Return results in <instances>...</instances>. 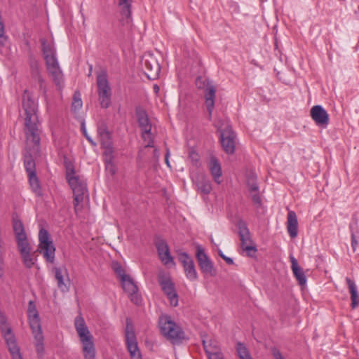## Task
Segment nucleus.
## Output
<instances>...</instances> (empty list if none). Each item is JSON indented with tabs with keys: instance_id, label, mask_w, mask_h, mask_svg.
<instances>
[{
	"instance_id": "16",
	"label": "nucleus",
	"mask_w": 359,
	"mask_h": 359,
	"mask_svg": "<svg viewBox=\"0 0 359 359\" xmlns=\"http://www.w3.org/2000/svg\"><path fill=\"white\" fill-rule=\"evenodd\" d=\"M97 86L98 96L111 95V89L108 81L107 74L105 71H102L97 74Z\"/></svg>"
},
{
	"instance_id": "11",
	"label": "nucleus",
	"mask_w": 359,
	"mask_h": 359,
	"mask_svg": "<svg viewBox=\"0 0 359 359\" xmlns=\"http://www.w3.org/2000/svg\"><path fill=\"white\" fill-rule=\"evenodd\" d=\"M192 182L197 191L202 194H209L212 189V184L209 177L205 174L197 172L191 177Z\"/></svg>"
},
{
	"instance_id": "9",
	"label": "nucleus",
	"mask_w": 359,
	"mask_h": 359,
	"mask_svg": "<svg viewBox=\"0 0 359 359\" xmlns=\"http://www.w3.org/2000/svg\"><path fill=\"white\" fill-rule=\"evenodd\" d=\"M46 66L49 75L55 84L61 88L63 86V74L60 67L57 55L45 59Z\"/></svg>"
},
{
	"instance_id": "7",
	"label": "nucleus",
	"mask_w": 359,
	"mask_h": 359,
	"mask_svg": "<svg viewBox=\"0 0 359 359\" xmlns=\"http://www.w3.org/2000/svg\"><path fill=\"white\" fill-rule=\"evenodd\" d=\"M196 257L200 270L205 277H213L216 276L217 271L212 262L206 255L204 249L200 245L196 247Z\"/></svg>"
},
{
	"instance_id": "1",
	"label": "nucleus",
	"mask_w": 359,
	"mask_h": 359,
	"mask_svg": "<svg viewBox=\"0 0 359 359\" xmlns=\"http://www.w3.org/2000/svg\"><path fill=\"white\" fill-rule=\"evenodd\" d=\"M22 109L25 111L24 133L27 144H33V149L39 150L41 141L40 123L37 115V104L25 90L22 94Z\"/></svg>"
},
{
	"instance_id": "4",
	"label": "nucleus",
	"mask_w": 359,
	"mask_h": 359,
	"mask_svg": "<svg viewBox=\"0 0 359 359\" xmlns=\"http://www.w3.org/2000/svg\"><path fill=\"white\" fill-rule=\"evenodd\" d=\"M0 332L8 346L12 359H22L15 336L11 327L7 323L6 315L1 311H0Z\"/></svg>"
},
{
	"instance_id": "55",
	"label": "nucleus",
	"mask_w": 359,
	"mask_h": 359,
	"mask_svg": "<svg viewBox=\"0 0 359 359\" xmlns=\"http://www.w3.org/2000/svg\"><path fill=\"white\" fill-rule=\"evenodd\" d=\"M130 299L131 302H133L136 305H140L142 302V298L140 295L138 294V292L129 294Z\"/></svg>"
},
{
	"instance_id": "58",
	"label": "nucleus",
	"mask_w": 359,
	"mask_h": 359,
	"mask_svg": "<svg viewBox=\"0 0 359 359\" xmlns=\"http://www.w3.org/2000/svg\"><path fill=\"white\" fill-rule=\"evenodd\" d=\"M81 130L85 136V137L87 139V140L93 146H96L97 144L95 142L93 141V140L89 136V135L87 133L86 129L85 128L84 123L81 124Z\"/></svg>"
},
{
	"instance_id": "3",
	"label": "nucleus",
	"mask_w": 359,
	"mask_h": 359,
	"mask_svg": "<svg viewBox=\"0 0 359 359\" xmlns=\"http://www.w3.org/2000/svg\"><path fill=\"white\" fill-rule=\"evenodd\" d=\"M161 334L172 344H179L185 339L182 329L168 316H162L158 321Z\"/></svg>"
},
{
	"instance_id": "49",
	"label": "nucleus",
	"mask_w": 359,
	"mask_h": 359,
	"mask_svg": "<svg viewBox=\"0 0 359 359\" xmlns=\"http://www.w3.org/2000/svg\"><path fill=\"white\" fill-rule=\"evenodd\" d=\"M151 128H152V126H149L147 127L140 128L142 130L141 137L144 141H147V138H149V137H153V135L151 134Z\"/></svg>"
},
{
	"instance_id": "6",
	"label": "nucleus",
	"mask_w": 359,
	"mask_h": 359,
	"mask_svg": "<svg viewBox=\"0 0 359 359\" xmlns=\"http://www.w3.org/2000/svg\"><path fill=\"white\" fill-rule=\"evenodd\" d=\"M66 180L73 191V203L75 212H76L77 206L83 201L84 195L88 191L86 183L83 180L81 179L79 175H74Z\"/></svg>"
},
{
	"instance_id": "63",
	"label": "nucleus",
	"mask_w": 359,
	"mask_h": 359,
	"mask_svg": "<svg viewBox=\"0 0 359 359\" xmlns=\"http://www.w3.org/2000/svg\"><path fill=\"white\" fill-rule=\"evenodd\" d=\"M148 141L147 144L145 145V147L146 148H152V147H154V137H149V138H147V140Z\"/></svg>"
},
{
	"instance_id": "15",
	"label": "nucleus",
	"mask_w": 359,
	"mask_h": 359,
	"mask_svg": "<svg viewBox=\"0 0 359 359\" xmlns=\"http://www.w3.org/2000/svg\"><path fill=\"white\" fill-rule=\"evenodd\" d=\"M30 74L33 79L39 83V88L43 94L46 93V86L45 80L41 76L39 65L37 60L32 58L29 62Z\"/></svg>"
},
{
	"instance_id": "62",
	"label": "nucleus",
	"mask_w": 359,
	"mask_h": 359,
	"mask_svg": "<svg viewBox=\"0 0 359 359\" xmlns=\"http://www.w3.org/2000/svg\"><path fill=\"white\" fill-rule=\"evenodd\" d=\"M6 40V37L4 36V25L0 21V43H3L4 41Z\"/></svg>"
},
{
	"instance_id": "21",
	"label": "nucleus",
	"mask_w": 359,
	"mask_h": 359,
	"mask_svg": "<svg viewBox=\"0 0 359 359\" xmlns=\"http://www.w3.org/2000/svg\"><path fill=\"white\" fill-rule=\"evenodd\" d=\"M290 259L291 262V268L294 276L298 281V283L301 286H304L306 283V277L302 268H301L297 262V260L292 255H290Z\"/></svg>"
},
{
	"instance_id": "52",
	"label": "nucleus",
	"mask_w": 359,
	"mask_h": 359,
	"mask_svg": "<svg viewBox=\"0 0 359 359\" xmlns=\"http://www.w3.org/2000/svg\"><path fill=\"white\" fill-rule=\"evenodd\" d=\"M72 107L75 109H80L82 107V101L80 98V95H78L76 93L74 95V101L72 102Z\"/></svg>"
},
{
	"instance_id": "32",
	"label": "nucleus",
	"mask_w": 359,
	"mask_h": 359,
	"mask_svg": "<svg viewBox=\"0 0 359 359\" xmlns=\"http://www.w3.org/2000/svg\"><path fill=\"white\" fill-rule=\"evenodd\" d=\"M121 283L123 290L128 293V294L138 292L137 286L130 276H128V278H126L124 281H121Z\"/></svg>"
},
{
	"instance_id": "18",
	"label": "nucleus",
	"mask_w": 359,
	"mask_h": 359,
	"mask_svg": "<svg viewBox=\"0 0 359 359\" xmlns=\"http://www.w3.org/2000/svg\"><path fill=\"white\" fill-rule=\"evenodd\" d=\"M216 90V88L212 84V82H208L204 90L205 103L210 115H211L215 107Z\"/></svg>"
},
{
	"instance_id": "26",
	"label": "nucleus",
	"mask_w": 359,
	"mask_h": 359,
	"mask_svg": "<svg viewBox=\"0 0 359 359\" xmlns=\"http://www.w3.org/2000/svg\"><path fill=\"white\" fill-rule=\"evenodd\" d=\"M40 43L44 60L57 55L56 50L53 42H48L45 38H41L40 39Z\"/></svg>"
},
{
	"instance_id": "56",
	"label": "nucleus",
	"mask_w": 359,
	"mask_h": 359,
	"mask_svg": "<svg viewBox=\"0 0 359 359\" xmlns=\"http://www.w3.org/2000/svg\"><path fill=\"white\" fill-rule=\"evenodd\" d=\"M208 359H224L223 353L219 351V348L208 355Z\"/></svg>"
},
{
	"instance_id": "37",
	"label": "nucleus",
	"mask_w": 359,
	"mask_h": 359,
	"mask_svg": "<svg viewBox=\"0 0 359 359\" xmlns=\"http://www.w3.org/2000/svg\"><path fill=\"white\" fill-rule=\"evenodd\" d=\"M21 258L25 266L27 269H31L34 264L36 259L32 257L31 251L20 253Z\"/></svg>"
},
{
	"instance_id": "5",
	"label": "nucleus",
	"mask_w": 359,
	"mask_h": 359,
	"mask_svg": "<svg viewBox=\"0 0 359 359\" xmlns=\"http://www.w3.org/2000/svg\"><path fill=\"white\" fill-rule=\"evenodd\" d=\"M39 244L38 250L41 253L47 262L53 263L55 261V248L52 239L50 238L48 231L41 228L39 232Z\"/></svg>"
},
{
	"instance_id": "48",
	"label": "nucleus",
	"mask_w": 359,
	"mask_h": 359,
	"mask_svg": "<svg viewBox=\"0 0 359 359\" xmlns=\"http://www.w3.org/2000/svg\"><path fill=\"white\" fill-rule=\"evenodd\" d=\"M208 82L212 81L208 79H203L202 76H198L196 79V85L198 88H204L205 90Z\"/></svg>"
},
{
	"instance_id": "44",
	"label": "nucleus",
	"mask_w": 359,
	"mask_h": 359,
	"mask_svg": "<svg viewBox=\"0 0 359 359\" xmlns=\"http://www.w3.org/2000/svg\"><path fill=\"white\" fill-rule=\"evenodd\" d=\"M98 100L102 108L107 109L111 105V95L98 96Z\"/></svg>"
},
{
	"instance_id": "8",
	"label": "nucleus",
	"mask_w": 359,
	"mask_h": 359,
	"mask_svg": "<svg viewBox=\"0 0 359 359\" xmlns=\"http://www.w3.org/2000/svg\"><path fill=\"white\" fill-rule=\"evenodd\" d=\"M219 132L220 142L224 151L227 154H233L236 148V133L229 125H226L224 128H221Z\"/></svg>"
},
{
	"instance_id": "23",
	"label": "nucleus",
	"mask_w": 359,
	"mask_h": 359,
	"mask_svg": "<svg viewBox=\"0 0 359 359\" xmlns=\"http://www.w3.org/2000/svg\"><path fill=\"white\" fill-rule=\"evenodd\" d=\"M287 229L292 238L297 237L298 233V221L295 212L289 211L287 214Z\"/></svg>"
},
{
	"instance_id": "10",
	"label": "nucleus",
	"mask_w": 359,
	"mask_h": 359,
	"mask_svg": "<svg viewBox=\"0 0 359 359\" xmlns=\"http://www.w3.org/2000/svg\"><path fill=\"white\" fill-rule=\"evenodd\" d=\"M178 259L183 266L186 277L191 281L197 280L198 274L192 258L186 252H180Z\"/></svg>"
},
{
	"instance_id": "14",
	"label": "nucleus",
	"mask_w": 359,
	"mask_h": 359,
	"mask_svg": "<svg viewBox=\"0 0 359 359\" xmlns=\"http://www.w3.org/2000/svg\"><path fill=\"white\" fill-rule=\"evenodd\" d=\"M155 245L161 262L165 265L170 263L174 264L173 258L170 255L167 243L163 239H158L156 241Z\"/></svg>"
},
{
	"instance_id": "19",
	"label": "nucleus",
	"mask_w": 359,
	"mask_h": 359,
	"mask_svg": "<svg viewBox=\"0 0 359 359\" xmlns=\"http://www.w3.org/2000/svg\"><path fill=\"white\" fill-rule=\"evenodd\" d=\"M237 227L238 229V235L241 242V248H244L246 245H250L252 241L250 238V233L247 226L245 222L240 219L237 222Z\"/></svg>"
},
{
	"instance_id": "64",
	"label": "nucleus",
	"mask_w": 359,
	"mask_h": 359,
	"mask_svg": "<svg viewBox=\"0 0 359 359\" xmlns=\"http://www.w3.org/2000/svg\"><path fill=\"white\" fill-rule=\"evenodd\" d=\"M169 156H170V150L168 148H166V153L165 155V162L168 167H170V163H169Z\"/></svg>"
},
{
	"instance_id": "53",
	"label": "nucleus",
	"mask_w": 359,
	"mask_h": 359,
	"mask_svg": "<svg viewBox=\"0 0 359 359\" xmlns=\"http://www.w3.org/2000/svg\"><path fill=\"white\" fill-rule=\"evenodd\" d=\"M252 201L253 203L257 207L259 208L262 205V199L258 192H253L251 194Z\"/></svg>"
},
{
	"instance_id": "13",
	"label": "nucleus",
	"mask_w": 359,
	"mask_h": 359,
	"mask_svg": "<svg viewBox=\"0 0 359 359\" xmlns=\"http://www.w3.org/2000/svg\"><path fill=\"white\" fill-rule=\"evenodd\" d=\"M311 116L317 126L326 128L330 122L329 114L321 105H315L311 109Z\"/></svg>"
},
{
	"instance_id": "35",
	"label": "nucleus",
	"mask_w": 359,
	"mask_h": 359,
	"mask_svg": "<svg viewBox=\"0 0 359 359\" xmlns=\"http://www.w3.org/2000/svg\"><path fill=\"white\" fill-rule=\"evenodd\" d=\"M236 351L240 359H252L247 347L242 342L237 343Z\"/></svg>"
},
{
	"instance_id": "34",
	"label": "nucleus",
	"mask_w": 359,
	"mask_h": 359,
	"mask_svg": "<svg viewBox=\"0 0 359 359\" xmlns=\"http://www.w3.org/2000/svg\"><path fill=\"white\" fill-rule=\"evenodd\" d=\"M102 148L104 149L103 152V156L104 157L105 163L107 165H112L114 158V149L113 147V144L110 145L103 146L102 147Z\"/></svg>"
},
{
	"instance_id": "29",
	"label": "nucleus",
	"mask_w": 359,
	"mask_h": 359,
	"mask_svg": "<svg viewBox=\"0 0 359 359\" xmlns=\"http://www.w3.org/2000/svg\"><path fill=\"white\" fill-rule=\"evenodd\" d=\"M131 3L132 0H119L118 5L121 6V14L128 22L131 18Z\"/></svg>"
},
{
	"instance_id": "59",
	"label": "nucleus",
	"mask_w": 359,
	"mask_h": 359,
	"mask_svg": "<svg viewBox=\"0 0 359 359\" xmlns=\"http://www.w3.org/2000/svg\"><path fill=\"white\" fill-rule=\"evenodd\" d=\"M133 332V334H135V332H134V330H133V327L130 323V319L127 318L126 319V343H127V334L128 333H130V332Z\"/></svg>"
},
{
	"instance_id": "20",
	"label": "nucleus",
	"mask_w": 359,
	"mask_h": 359,
	"mask_svg": "<svg viewBox=\"0 0 359 359\" xmlns=\"http://www.w3.org/2000/svg\"><path fill=\"white\" fill-rule=\"evenodd\" d=\"M208 168L214 179V181L217 184H220V177L222 175V167L218 159L214 155H211L210 157Z\"/></svg>"
},
{
	"instance_id": "40",
	"label": "nucleus",
	"mask_w": 359,
	"mask_h": 359,
	"mask_svg": "<svg viewBox=\"0 0 359 359\" xmlns=\"http://www.w3.org/2000/svg\"><path fill=\"white\" fill-rule=\"evenodd\" d=\"M189 160L191 161L193 166L198 168L201 165L200 156L198 152L194 149H191L189 151Z\"/></svg>"
},
{
	"instance_id": "38",
	"label": "nucleus",
	"mask_w": 359,
	"mask_h": 359,
	"mask_svg": "<svg viewBox=\"0 0 359 359\" xmlns=\"http://www.w3.org/2000/svg\"><path fill=\"white\" fill-rule=\"evenodd\" d=\"M30 327L34 334V337L39 332L42 333L41 322L39 317L28 318Z\"/></svg>"
},
{
	"instance_id": "60",
	"label": "nucleus",
	"mask_w": 359,
	"mask_h": 359,
	"mask_svg": "<svg viewBox=\"0 0 359 359\" xmlns=\"http://www.w3.org/2000/svg\"><path fill=\"white\" fill-rule=\"evenodd\" d=\"M271 351L275 359H285L277 348L273 347Z\"/></svg>"
},
{
	"instance_id": "57",
	"label": "nucleus",
	"mask_w": 359,
	"mask_h": 359,
	"mask_svg": "<svg viewBox=\"0 0 359 359\" xmlns=\"http://www.w3.org/2000/svg\"><path fill=\"white\" fill-rule=\"evenodd\" d=\"M105 133H110L109 131L107 125L104 123H102L97 126V134L98 135H102Z\"/></svg>"
},
{
	"instance_id": "50",
	"label": "nucleus",
	"mask_w": 359,
	"mask_h": 359,
	"mask_svg": "<svg viewBox=\"0 0 359 359\" xmlns=\"http://www.w3.org/2000/svg\"><path fill=\"white\" fill-rule=\"evenodd\" d=\"M349 227H350L351 234V247L353 248V252H355L356 250V248L358 245V241L356 236L353 231V225L351 224Z\"/></svg>"
},
{
	"instance_id": "46",
	"label": "nucleus",
	"mask_w": 359,
	"mask_h": 359,
	"mask_svg": "<svg viewBox=\"0 0 359 359\" xmlns=\"http://www.w3.org/2000/svg\"><path fill=\"white\" fill-rule=\"evenodd\" d=\"M28 318L39 317V312L33 301H30L27 309Z\"/></svg>"
},
{
	"instance_id": "33",
	"label": "nucleus",
	"mask_w": 359,
	"mask_h": 359,
	"mask_svg": "<svg viewBox=\"0 0 359 359\" xmlns=\"http://www.w3.org/2000/svg\"><path fill=\"white\" fill-rule=\"evenodd\" d=\"M13 229L15 238L27 235L22 222L15 217L13 218Z\"/></svg>"
},
{
	"instance_id": "22",
	"label": "nucleus",
	"mask_w": 359,
	"mask_h": 359,
	"mask_svg": "<svg viewBox=\"0 0 359 359\" xmlns=\"http://www.w3.org/2000/svg\"><path fill=\"white\" fill-rule=\"evenodd\" d=\"M53 272L55 274V278L57 280V285L58 288L63 292H66L69 291V278H67V283L64 280L63 272H65L67 275V271L65 268L64 269L60 267H54Z\"/></svg>"
},
{
	"instance_id": "24",
	"label": "nucleus",
	"mask_w": 359,
	"mask_h": 359,
	"mask_svg": "<svg viewBox=\"0 0 359 359\" xmlns=\"http://www.w3.org/2000/svg\"><path fill=\"white\" fill-rule=\"evenodd\" d=\"M135 116L140 128L151 126L148 114L142 106L135 107Z\"/></svg>"
},
{
	"instance_id": "42",
	"label": "nucleus",
	"mask_w": 359,
	"mask_h": 359,
	"mask_svg": "<svg viewBox=\"0 0 359 359\" xmlns=\"http://www.w3.org/2000/svg\"><path fill=\"white\" fill-rule=\"evenodd\" d=\"M256 176L252 173L248 177V186L249 187V190L251 192H258L259 191V186L256 181Z\"/></svg>"
},
{
	"instance_id": "17",
	"label": "nucleus",
	"mask_w": 359,
	"mask_h": 359,
	"mask_svg": "<svg viewBox=\"0 0 359 359\" xmlns=\"http://www.w3.org/2000/svg\"><path fill=\"white\" fill-rule=\"evenodd\" d=\"M126 344L131 359H142L135 334L132 332L127 334V343Z\"/></svg>"
},
{
	"instance_id": "43",
	"label": "nucleus",
	"mask_w": 359,
	"mask_h": 359,
	"mask_svg": "<svg viewBox=\"0 0 359 359\" xmlns=\"http://www.w3.org/2000/svg\"><path fill=\"white\" fill-rule=\"evenodd\" d=\"M34 339L36 341V350L38 353H43L44 351L43 348V333L39 332L36 336H34Z\"/></svg>"
},
{
	"instance_id": "39",
	"label": "nucleus",
	"mask_w": 359,
	"mask_h": 359,
	"mask_svg": "<svg viewBox=\"0 0 359 359\" xmlns=\"http://www.w3.org/2000/svg\"><path fill=\"white\" fill-rule=\"evenodd\" d=\"M112 269L116 274L120 278L121 281H124L126 278H128V275L125 273V271L120 263L117 262H113Z\"/></svg>"
},
{
	"instance_id": "36",
	"label": "nucleus",
	"mask_w": 359,
	"mask_h": 359,
	"mask_svg": "<svg viewBox=\"0 0 359 359\" xmlns=\"http://www.w3.org/2000/svg\"><path fill=\"white\" fill-rule=\"evenodd\" d=\"M236 351L240 359H252L247 347L242 342L237 343Z\"/></svg>"
},
{
	"instance_id": "47",
	"label": "nucleus",
	"mask_w": 359,
	"mask_h": 359,
	"mask_svg": "<svg viewBox=\"0 0 359 359\" xmlns=\"http://www.w3.org/2000/svg\"><path fill=\"white\" fill-rule=\"evenodd\" d=\"M100 139L101 147L112 144L111 135L110 133H105L102 135H99Z\"/></svg>"
},
{
	"instance_id": "2",
	"label": "nucleus",
	"mask_w": 359,
	"mask_h": 359,
	"mask_svg": "<svg viewBox=\"0 0 359 359\" xmlns=\"http://www.w3.org/2000/svg\"><path fill=\"white\" fill-rule=\"evenodd\" d=\"M74 325L82 344V352L84 359H95V348L93 337L86 326L84 319L81 316L76 317Z\"/></svg>"
},
{
	"instance_id": "45",
	"label": "nucleus",
	"mask_w": 359,
	"mask_h": 359,
	"mask_svg": "<svg viewBox=\"0 0 359 359\" xmlns=\"http://www.w3.org/2000/svg\"><path fill=\"white\" fill-rule=\"evenodd\" d=\"M172 306L176 307L178 305L179 296L176 290L165 294Z\"/></svg>"
},
{
	"instance_id": "27",
	"label": "nucleus",
	"mask_w": 359,
	"mask_h": 359,
	"mask_svg": "<svg viewBox=\"0 0 359 359\" xmlns=\"http://www.w3.org/2000/svg\"><path fill=\"white\" fill-rule=\"evenodd\" d=\"M158 281L164 294L175 290V284L170 277H166L163 274L159 275Z\"/></svg>"
},
{
	"instance_id": "30",
	"label": "nucleus",
	"mask_w": 359,
	"mask_h": 359,
	"mask_svg": "<svg viewBox=\"0 0 359 359\" xmlns=\"http://www.w3.org/2000/svg\"><path fill=\"white\" fill-rule=\"evenodd\" d=\"M24 165L27 175L36 172L35 161L32 154L28 152L24 155Z\"/></svg>"
},
{
	"instance_id": "61",
	"label": "nucleus",
	"mask_w": 359,
	"mask_h": 359,
	"mask_svg": "<svg viewBox=\"0 0 359 359\" xmlns=\"http://www.w3.org/2000/svg\"><path fill=\"white\" fill-rule=\"evenodd\" d=\"M218 255L220 257H222L228 264L232 265L233 264V260L232 258L226 257L221 250H218Z\"/></svg>"
},
{
	"instance_id": "31",
	"label": "nucleus",
	"mask_w": 359,
	"mask_h": 359,
	"mask_svg": "<svg viewBox=\"0 0 359 359\" xmlns=\"http://www.w3.org/2000/svg\"><path fill=\"white\" fill-rule=\"evenodd\" d=\"M20 253L32 251L27 235L15 238Z\"/></svg>"
},
{
	"instance_id": "51",
	"label": "nucleus",
	"mask_w": 359,
	"mask_h": 359,
	"mask_svg": "<svg viewBox=\"0 0 359 359\" xmlns=\"http://www.w3.org/2000/svg\"><path fill=\"white\" fill-rule=\"evenodd\" d=\"M203 346L207 355H210L213 351H217V348H219L217 346H210L209 342L208 343V341H206L205 340H203Z\"/></svg>"
},
{
	"instance_id": "12",
	"label": "nucleus",
	"mask_w": 359,
	"mask_h": 359,
	"mask_svg": "<svg viewBox=\"0 0 359 359\" xmlns=\"http://www.w3.org/2000/svg\"><path fill=\"white\" fill-rule=\"evenodd\" d=\"M142 67L144 74L149 80H155L160 73V66L157 60L152 56L142 59Z\"/></svg>"
},
{
	"instance_id": "25",
	"label": "nucleus",
	"mask_w": 359,
	"mask_h": 359,
	"mask_svg": "<svg viewBox=\"0 0 359 359\" xmlns=\"http://www.w3.org/2000/svg\"><path fill=\"white\" fill-rule=\"evenodd\" d=\"M346 282L351 294V307L352 309H355L359 306V295L358 294L357 286L354 281L351 280L348 277L346 278Z\"/></svg>"
},
{
	"instance_id": "28",
	"label": "nucleus",
	"mask_w": 359,
	"mask_h": 359,
	"mask_svg": "<svg viewBox=\"0 0 359 359\" xmlns=\"http://www.w3.org/2000/svg\"><path fill=\"white\" fill-rule=\"evenodd\" d=\"M29 183L32 191L38 196H42L41 188L36 172H31L27 175Z\"/></svg>"
},
{
	"instance_id": "54",
	"label": "nucleus",
	"mask_w": 359,
	"mask_h": 359,
	"mask_svg": "<svg viewBox=\"0 0 359 359\" xmlns=\"http://www.w3.org/2000/svg\"><path fill=\"white\" fill-rule=\"evenodd\" d=\"M243 250L246 251L248 253V255L251 257H255V253L257 251L256 246L251 245H246L245 247L243 248Z\"/></svg>"
},
{
	"instance_id": "41",
	"label": "nucleus",
	"mask_w": 359,
	"mask_h": 359,
	"mask_svg": "<svg viewBox=\"0 0 359 359\" xmlns=\"http://www.w3.org/2000/svg\"><path fill=\"white\" fill-rule=\"evenodd\" d=\"M64 165L66 170V179L75 175V170L73 163L67 157L64 158Z\"/></svg>"
}]
</instances>
